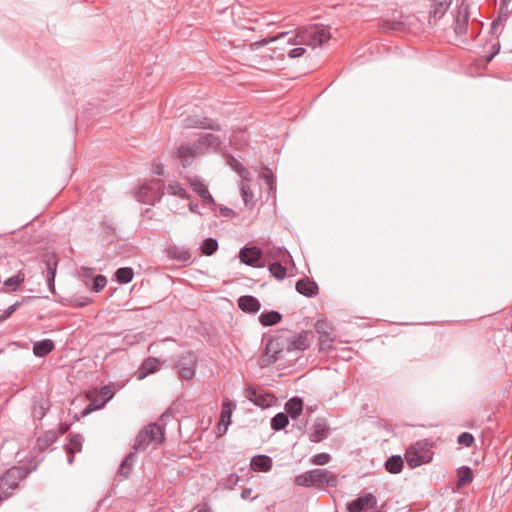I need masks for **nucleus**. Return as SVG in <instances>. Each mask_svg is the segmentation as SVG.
I'll return each mask as SVG.
<instances>
[{
	"instance_id": "nucleus-1",
	"label": "nucleus",
	"mask_w": 512,
	"mask_h": 512,
	"mask_svg": "<svg viewBox=\"0 0 512 512\" xmlns=\"http://www.w3.org/2000/svg\"><path fill=\"white\" fill-rule=\"evenodd\" d=\"M311 332L302 331L291 336L283 334L271 338L265 348V352L260 357L262 366H267L278 361L284 360L288 354L301 352L310 346Z\"/></svg>"
},
{
	"instance_id": "nucleus-2",
	"label": "nucleus",
	"mask_w": 512,
	"mask_h": 512,
	"mask_svg": "<svg viewBox=\"0 0 512 512\" xmlns=\"http://www.w3.org/2000/svg\"><path fill=\"white\" fill-rule=\"evenodd\" d=\"M331 38L329 29L323 25H314L299 30L296 35L288 38L290 45H306L312 48L322 46Z\"/></svg>"
},
{
	"instance_id": "nucleus-3",
	"label": "nucleus",
	"mask_w": 512,
	"mask_h": 512,
	"mask_svg": "<svg viewBox=\"0 0 512 512\" xmlns=\"http://www.w3.org/2000/svg\"><path fill=\"white\" fill-rule=\"evenodd\" d=\"M432 448L433 444L427 439L417 441L406 450V462L411 468L431 462L433 458Z\"/></svg>"
},
{
	"instance_id": "nucleus-4",
	"label": "nucleus",
	"mask_w": 512,
	"mask_h": 512,
	"mask_svg": "<svg viewBox=\"0 0 512 512\" xmlns=\"http://www.w3.org/2000/svg\"><path fill=\"white\" fill-rule=\"evenodd\" d=\"M164 188L162 180L152 179L137 187L134 195L137 201L143 204L155 205L163 197Z\"/></svg>"
},
{
	"instance_id": "nucleus-5",
	"label": "nucleus",
	"mask_w": 512,
	"mask_h": 512,
	"mask_svg": "<svg viewBox=\"0 0 512 512\" xmlns=\"http://www.w3.org/2000/svg\"><path fill=\"white\" fill-rule=\"evenodd\" d=\"M163 440V428L156 423H151L139 431L135 438L133 449L135 452H141L152 444L158 445L162 443Z\"/></svg>"
},
{
	"instance_id": "nucleus-6",
	"label": "nucleus",
	"mask_w": 512,
	"mask_h": 512,
	"mask_svg": "<svg viewBox=\"0 0 512 512\" xmlns=\"http://www.w3.org/2000/svg\"><path fill=\"white\" fill-rule=\"evenodd\" d=\"M27 476L24 467H12L0 478V503L10 497L12 491L18 488L19 482Z\"/></svg>"
},
{
	"instance_id": "nucleus-7",
	"label": "nucleus",
	"mask_w": 512,
	"mask_h": 512,
	"mask_svg": "<svg viewBox=\"0 0 512 512\" xmlns=\"http://www.w3.org/2000/svg\"><path fill=\"white\" fill-rule=\"evenodd\" d=\"M197 356L192 351L184 352L176 362L178 375L184 380L194 377L197 368Z\"/></svg>"
},
{
	"instance_id": "nucleus-8",
	"label": "nucleus",
	"mask_w": 512,
	"mask_h": 512,
	"mask_svg": "<svg viewBox=\"0 0 512 512\" xmlns=\"http://www.w3.org/2000/svg\"><path fill=\"white\" fill-rule=\"evenodd\" d=\"M315 331L319 334V346L321 351H330L333 348L335 336L331 325L324 320L315 323Z\"/></svg>"
},
{
	"instance_id": "nucleus-9",
	"label": "nucleus",
	"mask_w": 512,
	"mask_h": 512,
	"mask_svg": "<svg viewBox=\"0 0 512 512\" xmlns=\"http://www.w3.org/2000/svg\"><path fill=\"white\" fill-rule=\"evenodd\" d=\"M310 479H312L313 486H328V487H336L338 483L337 476L326 470V469H313L309 471Z\"/></svg>"
},
{
	"instance_id": "nucleus-10",
	"label": "nucleus",
	"mask_w": 512,
	"mask_h": 512,
	"mask_svg": "<svg viewBox=\"0 0 512 512\" xmlns=\"http://www.w3.org/2000/svg\"><path fill=\"white\" fill-rule=\"evenodd\" d=\"M263 252L257 246L243 247L239 251L240 262L251 267H262L260 260Z\"/></svg>"
},
{
	"instance_id": "nucleus-11",
	"label": "nucleus",
	"mask_w": 512,
	"mask_h": 512,
	"mask_svg": "<svg viewBox=\"0 0 512 512\" xmlns=\"http://www.w3.org/2000/svg\"><path fill=\"white\" fill-rule=\"evenodd\" d=\"M377 505V498L372 493H365L360 495L357 499L347 504L348 512H363L368 509H373Z\"/></svg>"
},
{
	"instance_id": "nucleus-12",
	"label": "nucleus",
	"mask_w": 512,
	"mask_h": 512,
	"mask_svg": "<svg viewBox=\"0 0 512 512\" xmlns=\"http://www.w3.org/2000/svg\"><path fill=\"white\" fill-rule=\"evenodd\" d=\"M114 396V391L111 386H103L99 389L98 395L96 398L92 399L91 403L83 410L82 414L85 416L88 413L92 412L95 409H101L105 406V404L112 399Z\"/></svg>"
},
{
	"instance_id": "nucleus-13",
	"label": "nucleus",
	"mask_w": 512,
	"mask_h": 512,
	"mask_svg": "<svg viewBox=\"0 0 512 512\" xmlns=\"http://www.w3.org/2000/svg\"><path fill=\"white\" fill-rule=\"evenodd\" d=\"M223 144L222 139L212 133L202 135L196 142V148L203 154L210 151H217Z\"/></svg>"
},
{
	"instance_id": "nucleus-14",
	"label": "nucleus",
	"mask_w": 512,
	"mask_h": 512,
	"mask_svg": "<svg viewBox=\"0 0 512 512\" xmlns=\"http://www.w3.org/2000/svg\"><path fill=\"white\" fill-rule=\"evenodd\" d=\"M185 128H202L211 130H220V126L207 117H201L197 115L188 116L183 120Z\"/></svg>"
},
{
	"instance_id": "nucleus-15",
	"label": "nucleus",
	"mask_w": 512,
	"mask_h": 512,
	"mask_svg": "<svg viewBox=\"0 0 512 512\" xmlns=\"http://www.w3.org/2000/svg\"><path fill=\"white\" fill-rule=\"evenodd\" d=\"M167 257L176 260L183 265H189L192 262V254L188 248L181 246H170L166 250Z\"/></svg>"
},
{
	"instance_id": "nucleus-16",
	"label": "nucleus",
	"mask_w": 512,
	"mask_h": 512,
	"mask_svg": "<svg viewBox=\"0 0 512 512\" xmlns=\"http://www.w3.org/2000/svg\"><path fill=\"white\" fill-rule=\"evenodd\" d=\"M190 187L193 189L195 193H197L200 198L202 199V202L205 205H212L214 204V199L210 192L207 189V186L204 184V182L198 178L194 177L189 180Z\"/></svg>"
},
{
	"instance_id": "nucleus-17",
	"label": "nucleus",
	"mask_w": 512,
	"mask_h": 512,
	"mask_svg": "<svg viewBox=\"0 0 512 512\" xmlns=\"http://www.w3.org/2000/svg\"><path fill=\"white\" fill-rule=\"evenodd\" d=\"M201 154L194 144H183L177 149V157L181 160L183 167L192 163L194 158Z\"/></svg>"
},
{
	"instance_id": "nucleus-18",
	"label": "nucleus",
	"mask_w": 512,
	"mask_h": 512,
	"mask_svg": "<svg viewBox=\"0 0 512 512\" xmlns=\"http://www.w3.org/2000/svg\"><path fill=\"white\" fill-rule=\"evenodd\" d=\"M246 397L252 401L255 405L261 407H268L272 402V396L269 394H264L262 391L249 386L246 389Z\"/></svg>"
},
{
	"instance_id": "nucleus-19",
	"label": "nucleus",
	"mask_w": 512,
	"mask_h": 512,
	"mask_svg": "<svg viewBox=\"0 0 512 512\" xmlns=\"http://www.w3.org/2000/svg\"><path fill=\"white\" fill-rule=\"evenodd\" d=\"M329 434V427L325 420L317 419L312 426V431L310 433V440L312 442L318 443L322 440L326 439Z\"/></svg>"
},
{
	"instance_id": "nucleus-20",
	"label": "nucleus",
	"mask_w": 512,
	"mask_h": 512,
	"mask_svg": "<svg viewBox=\"0 0 512 512\" xmlns=\"http://www.w3.org/2000/svg\"><path fill=\"white\" fill-rule=\"evenodd\" d=\"M159 368V360L155 357H148L143 361L141 366L138 368L136 372V377L138 380H142L147 377L149 374L156 372Z\"/></svg>"
},
{
	"instance_id": "nucleus-21",
	"label": "nucleus",
	"mask_w": 512,
	"mask_h": 512,
	"mask_svg": "<svg viewBox=\"0 0 512 512\" xmlns=\"http://www.w3.org/2000/svg\"><path fill=\"white\" fill-rule=\"evenodd\" d=\"M50 408V401L44 396L33 398L32 414L35 419L41 420Z\"/></svg>"
},
{
	"instance_id": "nucleus-22",
	"label": "nucleus",
	"mask_w": 512,
	"mask_h": 512,
	"mask_svg": "<svg viewBox=\"0 0 512 512\" xmlns=\"http://www.w3.org/2000/svg\"><path fill=\"white\" fill-rule=\"evenodd\" d=\"M296 290L304 296L313 297L318 293V286L314 281L305 277L297 281Z\"/></svg>"
},
{
	"instance_id": "nucleus-23",
	"label": "nucleus",
	"mask_w": 512,
	"mask_h": 512,
	"mask_svg": "<svg viewBox=\"0 0 512 512\" xmlns=\"http://www.w3.org/2000/svg\"><path fill=\"white\" fill-rule=\"evenodd\" d=\"M238 306L242 311L250 313H256L261 308L259 300L250 295L241 296L238 299Z\"/></svg>"
},
{
	"instance_id": "nucleus-24",
	"label": "nucleus",
	"mask_w": 512,
	"mask_h": 512,
	"mask_svg": "<svg viewBox=\"0 0 512 512\" xmlns=\"http://www.w3.org/2000/svg\"><path fill=\"white\" fill-rule=\"evenodd\" d=\"M250 467L256 472H268L272 468V460L267 455H257L251 459Z\"/></svg>"
},
{
	"instance_id": "nucleus-25",
	"label": "nucleus",
	"mask_w": 512,
	"mask_h": 512,
	"mask_svg": "<svg viewBox=\"0 0 512 512\" xmlns=\"http://www.w3.org/2000/svg\"><path fill=\"white\" fill-rule=\"evenodd\" d=\"M285 411L287 416L297 419L303 411V401L299 397H293L285 403Z\"/></svg>"
},
{
	"instance_id": "nucleus-26",
	"label": "nucleus",
	"mask_w": 512,
	"mask_h": 512,
	"mask_svg": "<svg viewBox=\"0 0 512 512\" xmlns=\"http://www.w3.org/2000/svg\"><path fill=\"white\" fill-rule=\"evenodd\" d=\"M83 443V437L80 434L70 436L69 444L67 445L68 463L71 464L74 459V453L80 452Z\"/></svg>"
},
{
	"instance_id": "nucleus-27",
	"label": "nucleus",
	"mask_w": 512,
	"mask_h": 512,
	"mask_svg": "<svg viewBox=\"0 0 512 512\" xmlns=\"http://www.w3.org/2000/svg\"><path fill=\"white\" fill-rule=\"evenodd\" d=\"M54 349V343L50 339L37 341L33 344V353L37 357H44Z\"/></svg>"
},
{
	"instance_id": "nucleus-28",
	"label": "nucleus",
	"mask_w": 512,
	"mask_h": 512,
	"mask_svg": "<svg viewBox=\"0 0 512 512\" xmlns=\"http://www.w3.org/2000/svg\"><path fill=\"white\" fill-rule=\"evenodd\" d=\"M282 319V316L277 311H269L263 312L259 316V321L263 326H272L279 323Z\"/></svg>"
},
{
	"instance_id": "nucleus-29",
	"label": "nucleus",
	"mask_w": 512,
	"mask_h": 512,
	"mask_svg": "<svg viewBox=\"0 0 512 512\" xmlns=\"http://www.w3.org/2000/svg\"><path fill=\"white\" fill-rule=\"evenodd\" d=\"M403 467V460L399 455H393L387 459L385 462V468L388 472L392 474H397L401 472Z\"/></svg>"
},
{
	"instance_id": "nucleus-30",
	"label": "nucleus",
	"mask_w": 512,
	"mask_h": 512,
	"mask_svg": "<svg viewBox=\"0 0 512 512\" xmlns=\"http://www.w3.org/2000/svg\"><path fill=\"white\" fill-rule=\"evenodd\" d=\"M246 182H248V181L243 180V179L241 180V183H240L241 197L247 207H252L255 204L254 195L251 191L250 186Z\"/></svg>"
},
{
	"instance_id": "nucleus-31",
	"label": "nucleus",
	"mask_w": 512,
	"mask_h": 512,
	"mask_svg": "<svg viewBox=\"0 0 512 512\" xmlns=\"http://www.w3.org/2000/svg\"><path fill=\"white\" fill-rule=\"evenodd\" d=\"M235 407L234 404L224 403L220 413V422L223 424V431L227 432L228 426L231 423L232 410Z\"/></svg>"
},
{
	"instance_id": "nucleus-32",
	"label": "nucleus",
	"mask_w": 512,
	"mask_h": 512,
	"mask_svg": "<svg viewBox=\"0 0 512 512\" xmlns=\"http://www.w3.org/2000/svg\"><path fill=\"white\" fill-rule=\"evenodd\" d=\"M167 191L170 195L179 197L181 199H189V194L187 190L184 187H182V185L178 182H169L167 185Z\"/></svg>"
},
{
	"instance_id": "nucleus-33",
	"label": "nucleus",
	"mask_w": 512,
	"mask_h": 512,
	"mask_svg": "<svg viewBox=\"0 0 512 512\" xmlns=\"http://www.w3.org/2000/svg\"><path fill=\"white\" fill-rule=\"evenodd\" d=\"M135 455H136V452H130L121 462V465L119 467V474H121L122 476L124 477H128L130 472H131V468L132 466L134 465V462H135Z\"/></svg>"
},
{
	"instance_id": "nucleus-34",
	"label": "nucleus",
	"mask_w": 512,
	"mask_h": 512,
	"mask_svg": "<svg viewBox=\"0 0 512 512\" xmlns=\"http://www.w3.org/2000/svg\"><path fill=\"white\" fill-rule=\"evenodd\" d=\"M451 5V0H435L431 14L435 18H441Z\"/></svg>"
},
{
	"instance_id": "nucleus-35",
	"label": "nucleus",
	"mask_w": 512,
	"mask_h": 512,
	"mask_svg": "<svg viewBox=\"0 0 512 512\" xmlns=\"http://www.w3.org/2000/svg\"><path fill=\"white\" fill-rule=\"evenodd\" d=\"M468 26V14L467 12H458L456 22H455V33L462 35L466 33Z\"/></svg>"
},
{
	"instance_id": "nucleus-36",
	"label": "nucleus",
	"mask_w": 512,
	"mask_h": 512,
	"mask_svg": "<svg viewBox=\"0 0 512 512\" xmlns=\"http://www.w3.org/2000/svg\"><path fill=\"white\" fill-rule=\"evenodd\" d=\"M228 164L234 171H236L238 173V175L241 177V179L247 180V181L251 180L249 171L247 170V168L242 166L238 160H236L233 157H230L228 160Z\"/></svg>"
},
{
	"instance_id": "nucleus-37",
	"label": "nucleus",
	"mask_w": 512,
	"mask_h": 512,
	"mask_svg": "<svg viewBox=\"0 0 512 512\" xmlns=\"http://www.w3.org/2000/svg\"><path fill=\"white\" fill-rule=\"evenodd\" d=\"M134 276V271L130 267H122L117 269L115 273L116 280L119 283L127 284L132 281Z\"/></svg>"
},
{
	"instance_id": "nucleus-38",
	"label": "nucleus",
	"mask_w": 512,
	"mask_h": 512,
	"mask_svg": "<svg viewBox=\"0 0 512 512\" xmlns=\"http://www.w3.org/2000/svg\"><path fill=\"white\" fill-rule=\"evenodd\" d=\"M289 423L287 414L280 412L271 419V428L275 431L284 429Z\"/></svg>"
},
{
	"instance_id": "nucleus-39",
	"label": "nucleus",
	"mask_w": 512,
	"mask_h": 512,
	"mask_svg": "<svg viewBox=\"0 0 512 512\" xmlns=\"http://www.w3.org/2000/svg\"><path fill=\"white\" fill-rule=\"evenodd\" d=\"M473 480V473L469 467H461L458 469V487L471 483Z\"/></svg>"
},
{
	"instance_id": "nucleus-40",
	"label": "nucleus",
	"mask_w": 512,
	"mask_h": 512,
	"mask_svg": "<svg viewBox=\"0 0 512 512\" xmlns=\"http://www.w3.org/2000/svg\"><path fill=\"white\" fill-rule=\"evenodd\" d=\"M200 249H201L202 254H204L206 256H211L212 254H214L217 251L218 242L214 238H207L201 244Z\"/></svg>"
},
{
	"instance_id": "nucleus-41",
	"label": "nucleus",
	"mask_w": 512,
	"mask_h": 512,
	"mask_svg": "<svg viewBox=\"0 0 512 512\" xmlns=\"http://www.w3.org/2000/svg\"><path fill=\"white\" fill-rule=\"evenodd\" d=\"M269 271L278 280H283L287 274L286 267L279 262L271 263L269 265Z\"/></svg>"
},
{
	"instance_id": "nucleus-42",
	"label": "nucleus",
	"mask_w": 512,
	"mask_h": 512,
	"mask_svg": "<svg viewBox=\"0 0 512 512\" xmlns=\"http://www.w3.org/2000/svg\"><path fill=\"white\" fill-rule=\"evenodd\" d=\"M24 281V275L18 274L6 279L3 283L6 291H15L18 286Z\"/></svg>"
},
{
	"instance_id": "nucleus-43",
	"label": "nucleus",
	"mask_w": 512,
	"mask_h": 512,
	"mask_svg": "<svg viewBox=\"0 0 512 512\" xmlns=\"http://www.w3.org/2000/svg\"><path fill=\"white\" fill-rule=\"evenodd\" d=\"M55 273H56V263H54L53 266L48 264L47 269H46V279H47V283H48V286H49V289L51 292H54V290H55V285H54Z\"/></svg>"
},
{
	"instance_id": "nucleus-44",
	"label": "nucleus",
	"mask_w": 512,
	"mask_h": 512,
	"mask_svg": "<svg viewBox=\"0 0 512 512\" xmlns=\"http://www.w3.org/2000/svg\"><path fill=\"white\" fill-rule=\"evenodd\" d=\"M331 459V456L328 454V453H318L316 455H314L312 458H311V462L314 464V465H318V466H322V465H325L327 464Z\"/></svg>"
},
{
	"instance_id": "nucleus-45",
	"label": "nucleus",
	"mask_w": 512,
	"mask_h": 512,
	"mask_svg": "<svg viewBox=\"0 0 512 512\" xmlns=\"http://www.w3.org/2000/svg\"><path fill=\"white\" fill-rule=\"evenodd\" d=\"M457 442L465 447H471L474 443V437L468 432H463L458 436Z\"/></svg>"
},
{
	"instance_id": "nucleus-46",
	"label": "nucleus",
	"mask_w": 512,
	"mask_h": 512,
	"mask_svg": "<svg viewBox=\"0 0 512 512\" xmlns=\"http://www.w3.org/2000/svg\"><path fill=\"white\" fill-rule=\"evenodd\" d=\"M107 284V279L103 275H97L93 279L92 290L95 292H100Z\"/></svg>"
},
{
	"instance_id": "nucleus-47",
	"label": "nucleus",
	"mask_w": 512,
	"mask_h": 512,
	"mask_svg": "<svg viewBox=\"0 0 512 512\" xmlns=\"http://www.w3.org/2000/svg\"><path fill=\"white\" fill-rule=\"evenodd\" d=\"M260 176L265 180L269 190L272 191L274 189V176L272 171L268 168H264Z\"/></svg>"
},
{
	"instance_id": "nucleus-48",
	"label": "nucleus",
	"mask_w": 512,
	"mask_h": 512,
	"mask_svg": "<svg viewBox=\"0 0 512 512\" xmlns=\"http://www.w3.org/2000/svg\"><path fill=\"white\" fill-rule=\"evenodd\" d=\"M308 475H309V471H307L301 475H298L295 478V484L298 486H313L312 479H310V477Z\"/></svg>"
},
{
	"instance_id": "nucleus-49",
	"label": "nucleus",
	"mask_w": 512,
	"mask_h": 512,
	"mask_svg": "<svg viewBox=\"0 0 512 512\" xmlns=\"http://www.w3.org/2000/svg\"><path fill=\"white\" fill-rule=\"evenodd\" d=\"M269 254L271 257H277L281 260H286L287 258H290L289 252L284 248H273L269 251Z\"/></svg>"
},
{
	"instance_id": "nucleus-50",
	"label": "nucleus",
	"mask_w": 512,
	"mask_h": 512,
	"mask_svg": "<svg viewBox=\"0 0 512 512\" xmlns=\"http://www.w3.org/2000/svg\"><path fill=\"white\" fill-rule=\"evenodd\" d=\"M22 305V301L21 302H16L12 305H10L2 314V316L0 317L1 320H6L7 318H9L20 306Z\"/></svg>"
},
{
	"instance_id": "nucleus-51",
	"label": "nucleus",
	"mask_w": 512,
	"mask_h": 512,
	"mask_svg": "<svg viewBox=\"0 0 512 512\" xmlns=\"http://www.w3.org/2000/svg\"><path fill=\"white\" fill-rule=\"evenodd\" d=\"M91 303V299L88 297H83L81 299L74 298L70 300V304L72 307H85Z\"/></svg>"
},
{
	"instance_id": "nucleus-52",
	"label": "nucleus",
	"mask_w": 512,
	"mask_h": 512,
	"mask_svg": "<svg viewBox=\"0 0 512 512\" xmlns=\"http://www.w3.org/2000/svg\"><path fill=\"white\" fill-rule=\"evenodd\" d=\"M287 35H288V33H287V32L278 33V34H277L276 36H274V37H271V38H269V39H264L261 43H258V42L253 43V44H252V46H254V45H258V46L267 45V44H269L270 42H273V41H276V40H278V39H281V38H283V37H285V36H287Z\"/></svg>"
},
{
	"instance_id": "nucleus-53",
	"label": "nucleus",
	"mask_w": 512,
	"mask_h": 512,
	"mask_svg": "<svg viewBox=\"0 0 512 512\" xmlns=\"http://www.w3.org/2000/svg\"><path fill=\"white\" fill-rule=\"evenodd\" d=\"M305 49L302 47H296L289 51L288 56L290 58H298L301 57L305 53Z\"/></svg>"
},
{
	"instance_id": "nucleus-54",
	"label": "nucleus",
	"mask_w": 512,
	"mask_h": 512,
	"mask_svg": "<svg viewBox=\"0 0 512 512\" xmlns=\"http://www.w3.org/2000/svg\"><path fill=\"white\" fill-rule=\"evenodd\" d=\"M197 512H213L208 503H201L196 507Z\"/></svg>"
},
{
	"instance_id": "nucleus-55",
	"label": "nucleus",
	"mask_w": 512,
	"mask_h": 512,
	"mask_svg": "<svg viewBox=\"0 0 512 512\" xmlns=\"http://www.w3.org/2000/svg\"><path fill=\"white\" fill-rule=\"evenodd\" d=\"M252 489L251 488H245L242 490L241 497L243 499H250L251 498Z\"/></svg>"
},
{
	"instance_id": "nucleus-56",
	"label": "nucleus",
	"mask_w": 512,
	"mask_h": 512,
	"mask_svg": "<svg viewBox=\"0 0 512 512\" xmlns=\"http://www.w3.org/2000/svg\"><path fill=\"white\" fill-rule=\"evenodd\" d=\"M220 212L223 216L229 217L233 214V210L228 207H223L220 209Z\"/></svg>"
},
{
	"instance_id": "nucleus-57",
	"label": "nucleus",
	"mask_w": 512,
	"mask_h": 512,
	"mask_svg": "<svg viewBox=\"0 0 512 512\" xmlns=\"http://www.w3.org/2000/svg\"><path fill=\"white\" fill-rule=\"evenodd\" d=\"M153 172L157 175H163V167L161 165H156L153 168Z\"/></svg>"
},
{
	"instance_id": "nucleus-58",
	"label": "nucleus",
	"mask_w": 512,
	"mask_h": 512,
	"mask_svg": "<svg viewBox=\"0 0 512 512\" xmlns=\"http://www.w3.org/2000/svg\"><path fill=\"white\" fill-rule=\"evenodd\" d=\"M189 208H190V211L192 213H197L198 212V205L197 204H194L193 202H190L189 204Z\"/></svg>"
},
{
	"instance_id": "nucleus-59",
	"label": "nucleus",
	"mask_w": 512,
	"mask_h": 512,
	"mask_svg": "<svg viewBox=\"0 0 512 512\" xmlns=\"http://www.w3.org/2000/svg\"><path fill=\"white\" fill-rule=\"evenodd\" d=\"M223 431V424L222 422L219 421L218 423V434L219 436H222L223 434H225L226 432H222Z\"/></svg>"
},
{
	"instance_id": "nucleus-60",
	"label": "nucleus",
	"mask_w": 512,
	"mask_h": 512,
	"mask_svg": "<svg viewBox=\"0 0 512 512\" xmlns=\"http://www.w3.org/2000/svg\"><path fill=\"white\" fill-rule=\"evenodd\" d=\"M46 438L48 441L53 442L55 440V436L53 433L47 434Z\"/></svg>"
},
{
	"instance_id": "nucleus-61",
	"label": "nucleus",
	"mask_w": 512,
	"mask_h": 512,
	"mask_svg": "<svg viewBox=\"0 0 512 512\" xmlns=\"http://www.w3.org/2000/svg\"><path fill=\"white\" fill-rule=\"evenodd\" d=\"M237 478H238V476H237V475H234V474H231V475H230V479H231V480H232V479H235V481H236V480H237Z\"/></svg>"
},
{
	"instance_id": "nucleus-62",
	"label": "nucleus",
	"mask_w": 512,
	"mask_h": 512,
	"mask_svg": "<svg viewBox=\"0 0 512 512\" xmlns=\"http://www.w3.org/2000/svg\"><path fill=\"white\" fill-rule=\"evenodd\" d=\"M66 430H67V427L63 428L61 433H65Z\"/></svg>"
},
{
	"instance_id": "nucleus-63",
	"label": "nucleus",
	"mask_w": 512,
	"mask_h": 512,
	"mask_svg": "<svg viewBox=\"0 0 512 512\" xmlns=\"http://www.w3.org/2000/svg\"><path fill=\"white\" fill-rule=\"evenodd\" d=\"M391 29L396 30L397 29L396 25H393V27Z\"/></svg>"
}]
</instances>
